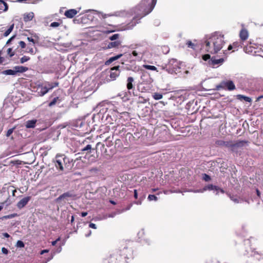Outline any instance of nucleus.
Wrapping results in <instances>:
<instances>
[{
	"mask_svg": "<svg viewBox=\"0 0 263 263\" xmlns=\"http://www.w3.org/2000/svg\"><path fill=\"white\" fill-rule=\"evenodd\" d=\"M224 44V35L219 32H215L205 36L203 47L206 52L215 54L222 48Z\"/></svg>",
	"mask_w": 263,
	"mask_h": 263,
	"instance_id": "obj_1",
	"label": "nucleus"
},
{
	"mask_svg": "<svg viewBox=\"0 0 263 263\" xmlns=\"http://www.w3.org/2000/svg\"><path fill=\"white\" fill-rule=\"evenodd\" d=\"M156 2L157 0H142L140 4L135 8L134 13L136 16L127 24V29H132L138 23V20L149 14L154 9Z\"/></svg>",
	"mask_w": 263,
	"mask_h": 263,
	"instance_id": "obj_2",
	"label": "nucleus"
},
{
	"mask_svg": "<svg viewBox=\"0 0 263 263\" xmlns=\"http://www.w3.org/2000/svg\"><path fill=\"white\" fill-rule=\"evenodd\" d=\"M17 190L13 185L5 186L0 191V199L2 201L1 204L9 206L14 201L15 193Z\"/></svg>",
	"mask_w": 263,
	"mask_h": 263,
	"instance_id": "obj_3",
	"label": "nucleus"
},
{
	"mask_svg": "<svg viewBox=\"0 0 263 263\" xmlns=\"http://www.w3.org/2000/svg\"><path fill=\"white\" fill-rule=\"evenodd\" d=\"M117 112L115 110H107L106 107H103L98 113L99 117H101L102 120L106 122V123L112 124L114 121L117 120Z\"/></svg>",
	"mask_w": 263,
	"mask_h": 263,
	"instance_id": "obj_4",
	"label": "nucleus"
},
{
	"mask_svg": "<svg viewBox=\"0 0 263 263\" xmlns=\"http://www.w3.org/2000/svg\"><path fill=\"white\" fill-rule=\"evenodd\" d=\"M180 62L176 59L170 60L165 67H162V69H165L168 73H177L180 71Z\"/></svg>",
	"mask_w": 263,
	"mask_h": 263,
	"instance_id": "obj_5",
	"label": "nucleus"
},
{
	"mask_svg": "<svg viewBox=\"0 0 263 263\" xmlns=\"http://www.w3.org/2000/svg\"><path fill=\"white\" fill-rule=\"evenodd\" d=\"M28 69V67L23 66H16L13 67V69H7L3 71V73L6 75H16L18 73H23Z\"/></svg>",
	"mask_w": 263,
	"mask_h": 263,
	"instance_id": "obj_6",
	"label": "nucleus"
},
{
	"mask_svg": "<svg viewBox=\"0 0 263 263\" xmlns=\"http://www.w3.org/2000/svg\"><path fill=\"white\" fill-rule=\"evenodd\" d=\"M207 190L209 191H215L216 192V194H218V192L220 191L222 193H224V191L223 189H220L218 186L214 185L213 184H209L205 186L203 189L191 191L194 193H203Z\"/></svg>",
	"mask_w": 263,
	"mask_h": 263,
	"instance_id": "obj_7",
	"label": "nucleus"
},
{
	"mask_svg": "<svg viewBox=\"0 0 263 263\" xmlns=\"http://www.w3.org/2000/svg\"><path fill=\"white\" fill-rule=\"evenodd\" d=\"M145 51V48L143 46L138 45L135 48V50L132 52L133 56L138 60L142 59Z\"/></svg>",
	"mask_w": 263,
	"mask_h": 263,
	"instance_id": "obj_8",
	"label": "nucleus"
},
{
	"mask_svg": "<svg viewBox=\"0 0 263 263\" xmlns=\"http://www.w3.org/2000/svg\"><path fill=\"white\" fill-rule=\"evenodd\" d=\"M248 143V141L246 140H238L234 143L231 141L230 146L231 150L232 152H237L238 148L243 147L246 144Z\"/></svg>",
	"mask_w": 263,
	"mask_h": 263,
	"instance_id": "obj_9",
	"label": "nucleus"
},
{
	"mask_svg": "<svg viewBox=\"0 0 263 263\" xmlns=\"http://www.w3.org/2000/svg\"><path fill=\"white\" fill-rule=\"evenodd\" d=\"M93 18L94 16L91 13H86L80 16V22L81 24H89L93 21Z\"/></svg>",
	"mask_w": 263,
	"mask_h": 263,
	"instance_id": "obj_10",
	"label": "nucleus"
},
{
	"mask_svg": "<svg viewBox=\"0 0 263 263\" xmlns=\"http://www.w3.org/2000/svg\"><path fill=\"white\" fill-rule=\"evenodd\" d=\"M119 66H115L111 68L109 71V77L110 80H115L119 76L120 71L119 70Z\"/></svg>",
	"mask_w": 263,
	"mask_h": 263,
	"instance_id": "obj_11",
	"label": "nucleus"
},
{
	"mask_svg": "<svg viewBox=\"0 0 263 263\" xmlns=\"http://www.w3.org/2000/svg\"><path fill=\"white\" fill-rule=\"evenodd\" d=\"M55 86L53 83H47L44 86H41L39 93L40 96H43L45 95L50 90Z\"/></svg>",
	"mask_w": 263,
	"mask_h": 263,
	"instance_id": "obj_12",
	"label": "nucleus"
},
{
	"mask_svg": "<svg viewBox=\"0 0 263 263\" xmlns=\"http://www.w3.org/2000/svg\"><path fill=\"white\" fill-rule=\"evenodd\" d=\"M31 196H26L20 200L16 204V206L19 209L24 208L31 200Z\"/></svg>",
	"mask_w": 263,
	"mask_h": 263,
	"instance_id": "obj_13",
	"label": "nucleus"
},
{
	"mask_svg": "<svg viewBox=\"0 0 263 263\" xmlns=\"http://www.w3.org/2000/svg\"><path fill=\"white\" fill-rule=\"evenodd\" d=\"M121 44V41L120 40H116L115 41H111L108 42L105 47L104 49H117L118 48Z\"/></svg>",
	"mask_w": 263,
	"mask_h": 263,
	"instance_id": "obj_14",
	"label": "nucleus"
},
{
	"mask_svg": "<svg viewBox=\"0 0 263 263\" xmlns=\"http://www.w3.org/2000/svg\"><path fill=\"white\" fill-rule=\"evenodd\" d=\"M223 85H224V89L226 88L229 91L233 90L235 89V85L232 81H223Z\"/></svg>",
	"mask_w": 263,
	"mask_h": 263,
	"instance_id": "obj_15",
	"label": "nucleus"
},
{
	"mask_svg": "<svg viewBox=\"0 0 263 263\" xmlns=\"http://www.w3.org/2000/svg\"><path fill=\"white\" fill-rule=\"evenodd\" d=\"M36 51L37 49L35 47V45L33 46V44H31V43L28 44L26 52L29 53L32 55H34L36 53Z\"/></svg>",
	"mask_w": 263,
	"mask_h": 263,
	"instance_id": "obj_16",
	"label": "nucleus"
},
{
	"mask_svg": "<svg viewBox=\"0 0 263 263\" xmlns=\"http://www.w3.org/2000/svg\"><path fill=\"white\" fill-rule=\"evenodd\" d=\"M216 144L220 146H226L230 148L231 141L218 140L216 142Z\"/></svg>",
	"mask_w": 263,
	"mask_h": 263,
	"instance_id": "obj_17",
	"label": "nucleus"
},
{
	"mask_svg": "<svg viewBox=\"0 0 263 263\" xmlns=\"http://www.w3.org/2000/svg\"><path fill=\"white\" fill-rule=\"evenodd\" d=\"M248 31L246 29H242L239 33V36L242 41H245L248 38Z\"/></svg>",
	"mask_w": 263,
	"mask_h": 263,
	"instance_id": "obj_18",
	"label": "nucleus"
},
{
	"mask_svg": "<svg viewBox=\"0 0 263 263\" xmlns=\"http://www.w3.org/2000/svg\"><path fill=\"white\" fill-rule=\"evenodd\" d=\"M80 9V8H79L78 10L71 9L67 10V17L72 18L79 12Z\"/></svg>",
	"mask_w": 263,
	"mask_h": 263,
	"instance_id": "obj_19",
	"label": "nucleus"
},
{
	"mask_svg": "<svg viewBox=\"0 0 263 263\" xmlns=\"http://www.w3.org/2000/svg\"><path fill=\"white\" fill-rule=\"evenodd\" d=\"M34 17V13L32 12L26 13L23 15V19L24 22H27L31 21Z\"/></svg>",
	"mask_w": 263,
	"mask_h": 263,
	"instance_id": "obj_20",
	"label": "nucleus"
},
{
	"mask_svg": "<svg viewBox=\"0 0 263 263\" xmlns=\"http://www.w3.org/2000/svg\"><path fill=\"white\" fill-rule=\"evenodd\" d=\"M134 81V78L133 77H128L127 79V84L126 87L128 90L132 89L134 88V86L133 85V82Z\"/></svg>",
	"mask_w": 263,
	"mask_h": 263,
	"instance_id": "obj_21",
	"label": "nucleus"
},
{
	"mask_svg": "<svg viewBox=\"0 0 263 263\" xmlns=\"http://www.w3.org/2000/svg\"><path fill=\"white\" fill-rule=\"evenodd\" d=\"M210 61L212 65L215 66L216 65L221 64L224 62V59L223 58L216 59L215 58H212Z\"/></svg>",
	"mask_w": 263,
	"mask_h": 263,
	"instance_id": "obj_22",
	"label": "nucleus"
},
{
	"mask_svg": "<svg viewBox=\"0 0 263 263\" xmlns=\"http://www.w3.org/2000/svg\"><path fill=\"white\" fill-rule=\"evenodd\" d=\"M36 120H28L26 122L25 126L27 128H34L36 123Z\"/></svg>",
	"mask_w": 263,
	"mask_h": 263,
	"instance_id": "obj_23",
	"label": "nucleus"
},
{
	"mask_svg": "<svg viewBox=\"0 0 263 263\" xmlns=\"http://www.w3.org/2000/svg\"><path fill=\"white\" fill-rule=\"evenodd\" d=\"M122 55H123L122 54H120L117 55L115 57L110 58L108 60H107L105 62V65H107L110 64L114 61L120 59L122 56Z\"/></svg>",
	"mask_w": 263,
	"mask_h": 263,
	"instance_id": "obj_24",
	"label": "nucleus"
},
{
	"mask_svg": "<svg viewBox=\"0 0 263 263\" xmlns=\"http://www.w3.org/2000/svg\"><path fill=\"white\" fill-rule=\"evenodd\" d=\"M8 9V4L3 0H0V10H2L3 11L5 12L7 11Z\"/></svg>",
	"mask_w": 263,
	"mask_h": 263,
	"instance_id": "obj_25",
	"label": "nucleus"
},
{
	"mask_svg": "<svg viewBox=\"0 0 263 263\" xmlns=\"http://www.w3.org/2000/svg\"><path fill=\"white\" fill-rule=\"evenodd\" d=\"M55 166H56L57 169H59V170H60L61 171H63L64 168H63V163H62V160L57 159L56 160V161H55Z\"/></svg>",
	"mask_w": 263,
	"mask_h": 263,
	"instance_id": "obj_26",
	"label": "nucleus"
},
{
	"mask_svg": "<svg viewBox=\"0 0 263 263\" xmlns=\"http://www.w3.org/2000/svg\"><path fill=\"white\" fill-rule=\"evenodd\" d=\"M14 28V24H12L10 25L9 28L5 32L4 35L5 36H7L13 30Z\"/></svg>",
	"mask_w": 263,
	"mask_h": 263,
	"instance_id": "obj_27",
	"label": "nucleus"
},
{
	"mask_svg": "<svg viewBox=\"0 0 263 263\" xmlns=\"http://www.w3.org/2000/svg\"><path fill=\"white\" fill-rule=\"evenodd\" d=\"M230 197L231 200L236 203L243 201L242 199L238 198L235 196H230Z\"/></svg>",
	"mask_w": 263,
	"mask_h": 263,
	"instance_id": "obj_28",
	"label": "nucleus"
},
{
	"mask_svg": "<svg viewBox=\"0 0 263 263\" xmlns=\"http://www.w3.org/2000/svg\"><path fill=\"white\" fill-rule=\"evenodd\" d=\"M143 67H144L145 69H147L148 70L158 71V70H157V68L154 66L148 65H143Z\"/></svg>",
	"mask_w": 263,
	"mask_h": 263,
	"instance_id": "obj_29",
	"label": "nucleus"
},
{
	"mask_svg": "<svg viewBox=\"0 0 263 263\" xmlns=\"http://www.w3.org/2000/svg\"><path fill=\"white\" fill-rule=\"evenodd\" d=\"M254 49V48H253L251 46H249V47H245L244 48V50L247 53H256V51H253V49Z\"/></svg>",
	"mask_w": 263,
	"mask_h": 263,
	"instance_id": "obj_30",
	"label": "nucleus"
},
{
	"mask_svg": "<svg viewBox=\"0 0 263 263\" xmlns=\"http://www.w3.org/2000/svg\"><path fill=\"white\" fill-rule=\"evenodd\" d=\"M153 97L155 100H158L162 99L163 96L160 93L155 92L153 95Z\"/></svg>",
	"mask_w": 263,
	"mask_h": 263,
	"instance_id": "obj_31",
	"label": "nucleus"
},
{
	"mask_svg": "<svg viewBox=\"0 0 263 263\" xmlns=\"http://www.w3.org/2000/svg\"><path fill=\"white\" fill-rule=\"evenodd\" d=\"M18 214L17 213H13L11 214H9L8 215L4 216L2 217V219H11L14 217L18 216Z\"/></svg>",
	"mask_w": 263,
	"mask_h": 263,
	"instance_id": "obj_32",
	"label": "nucleus"
},
{
	"mask_svg": "<svg viewBox=\"0 0 263 263\" xmlns=\"http://www.w3.org/2000/svg\"><path fill=\"white\" fill-rule=\"evenodd\" d=\"M237 98L239 99H243L246 101L248 102H250L251 101V99L250 98H249L248 97L244 96H242L241 95H238Z\"/></svg>",
	"mask_w": 263,
	"mask_h": 263,
	"instance_id": "obj_33",
	"label": "nucleus"
},
{
	"mask_svg": "<svg viewBox=\"0 0 263 263\" xmlns=\"http://www.w3.org/2000/svg\"><path fill=\"white\" fill-rule=\"evenodd\" d=\"M186 44L189 48L195 49V44L193 43L191 41H187Z\"/></svg>",
	"mask_w": 263,
	"mask_h": 263,
	"instance_id": "obj_34",
	"label": "nucleus"
},
{
	"mask_svg": "<svg viewBox=\"0 0 263 263\" xmlns=\"http://www.w3.org/2000/svg\"><path fill=\"white\" fill-rule=\"evenodd\" d=\"M119 37V34H114L111 36L109 37V39L111 41H115L116 40H118V38Z\"/></svg>",
	"mask_w": 263,
	"mask_h": 263,
	"instance_id": "obj_35",
	"label": "nucleus"
},
{
	"mask_svg": "<svg viewBox=\"0 0 263 263\" xmlns=\"http://www.w3.org/2000/svg\"><path fill=\"white\" fill-rule=\"evenodd\" d=\"M123 252V255L124 256L125 258H129V257H128L127 254L126 253L127 252H128L129 253H131L132 251L130 250H128L126 248H124L122 251Z\"/></svg>",
	"mask_w": 263,
	"mask_h": 263,
	"instance_id": "obj_36",
	"label": "nucleus"
},
{
	"mask_svg": "<svg viewBox=\"0 0 263 263\" xmlns=\"http://www.w3.org/2000/svg\"><path fill=\"white\" fill-rule=\"evenodd\" d=\"M144 198V196H140L139 199L137 201L134 202V203L137 205H141Z\"/></svg>",
	"mask_w": 263,
	"mask_h": 263,
	"instance_id": "obj_37",
	"label": "nucleus"
},
{
	"mask_svg": "<svg viewBox=\"0 0 263 263\" xmlns=\"http://www.w3.org/2000/svg\"><path fill=\"white\" fill-rule=\"evenodd\" d=\"M232 45L233 46V48H234V50H237L239 46L241 47V43L240 42H236L233 43Z\"/></svg>",
	"mask_w": 263,
	"mask_h": 263,
	"instance_id": "obj_38",
	"label": "nucleus"
},
{
	"mask_svg": "<svg viewBox=\"0 0 263 263\" xmlns=\"http://www.w3.org/2000/svg\"><path fill=\"white\" fill-rule=\"evenodd\" d=\"M7 52L8 55H9L10 57H12L15 54L14 51H12V49L11 48H8Z\"/></svg>",
	"mask_w": 263,
	"mask_h": 263,
	"instance_id": "obj_39",
	"label": "nucleus"
},
{
	"mask_svg": "<svg viewBox=\"0 0 263 263\" xmlns=\"http://www.w3.org/2000/svg\"><path fill=\"white\" fill-rule=\"evenodd\" d=\"M24 243L21 240H18L16 244V247L17 248H23L24 247Z\"/></svg>",
	"mask_w": 263,
	"mask_h": 263,
	"instance_id": "obj_40",
	"label": "nucleus"
},
{
	"mask_svg": "<svg viewBox=\"0 0 263 263\" xmlns=\"http://www.w3.org/2000/svg\"><path fill=\"white\" fill-rule=\"evenodd\" d=\"M30 60V58L27 56H23L20 60V62L21 63H24Z\"/></svg>",
	"mask_w": 263,
	"mask_h": 263,
	"instance_id": "obj_41",
	"label": "nucleus"
},
{
	"mask_svg": "<svg viewBox=\"0 0 263 263\" xmlns=\"http://www.w3.org/2000/svg\"><path fill=\"white\" fill-rule=\"evenodd\" d=\"M148 199L149 201H152V200L157 201L158 200V198L154 195H149L148 196Z\"/></svg>",
	"mask_w": 263,
	"mask_h": 263,
	"instance_id": "obj_42",
	"label": "nucleus"
},
{
	"mask_svg": "<svg viewBox=\"0 0 263 263\" xmlns=\"http://www.w3.org/2000/svg\"><path fill=\"white\" fill-rule=\"evenodd\" d=\"M91 149V146L90 144L87 145L85 147L82 149V151H87L88 152H90V150Z\"/></svg>",
	"mask_w": 263,
	"mask_h": 263,
	"instance_id": "obj_43",
	"label": "nucleus"
},
{
	"mask_svg": "<svg viewBox=\"0 0 263 263\" xmlns=\"http://www.w3.org/2000/svg\"><path fill=\"white\" fill-rule=\"evenodd\" d=\"M221 89H224V85H223V81L220 84L216 86L215 90H219Z\"/></svg>",
	"mask_w": 263,
	"mask_h": 263,
	"instance_id": "obj_44",
	"label": "nucleus"
},
{
	"mask_svg": "<svg viewBox=\"0 0 263 263\" xmlns=\"http://www.w3.org/2000/svg\"><path fill=\"white\" fill-rule=\"evenodd\" d=\"M203 179L205 181H209L211 180V177L209 175L204 174L203 175Z\"/></svg>",
	"mask_w": 263,
	"mask_h": 263,
	"instance_id": "obj_45",
	"label": "nucleus"
},
{
	"mask_svg": "<svg viewBox=\"0 0 263 263\" xmlns=\"http://www.w3.org/2000/svg\"><path fill=\"white\" fill-rule=\"evenodd\" d=\"M14 129V128H10V129H8L7 130L6 135V136L7 137H9L12 134V133L13 132Z\"/></svg>",
	"mask_w": 263,
	"mask_h": 263,
	"instance_id": "obj_46",
	"label": "nucleus"
},
{
	"mask_svg": "<svg viewBox=\"0 0 263 263\" xmlns=\"http://www.w3.org/2000/svg\"><path fill=\"white\" fill-rule=\"evenodd\" d=\"M27 40L30 42H31L33 44V46L35 45V43H36V41L34 40L33 38L32 37H28L27 38Z\"/></svg>",
	"mask_w": 263,
	"mask_h": 263,
	"instance_id": "obj_47",
	"label": "nucleus"
},
{
	"mask_svg": "<svg viewBox=\"0 0 263 263\" xmlns=\"http://www.w3.org/2000/svg\"><path fill=\"white\" fill-rule=\"evenodd\" d=\"M19 45L21 46V48L24 49L26 47V44L25 42L21 41L19 42Z\"/></svg>",
	"mask_w": 263,
	"mask_h": 263,
	"instance_id": "obj_48",
	"label": "nucleus"
},
{
	"mask_svg": "<svg viewBox=\"0 0 263 263\" xmlns=\"http://www.w3.org/2000/svg\"><path fill=\"white\" fill-rule=\"evenodd\" d=\"M80 17H78V18H76L73 20V22L74 24H81V22H80Z\"/></svg>",
	"mask_w": 263,
	"mask_h": 263,
	"instance_id": "obj_49",
	"label": "nucleus"
},
{
	"mask_svg": "<svg viewBox=\"0 0 263 263\" xmlns=\"http://www.w3.org/2000/svg\"><path fill=\"white\" fill-rule=\"evenodd\" d=\"M59 25H60V23H58V22H53V23H51L50 26L52 27H58Z\"/></svg>",
	"mask_w": 263,
	"mask_h": 263,
	"instance_id": "obj_50",
	"label": "nucleus"
},
{
	"mask_svg": "<svg viewBox=\"0 0 263 263\" xmlns=\"http://www.w3.org/2000/svg\"><path fill=\"white\" fill-rule=\"evenodd\" d=\"M58 98H55L53 99V100L50 102L49 104V106H52V105H54L57 102V100Z\"/></svg>",
	"mask_w": 263,
	"mask_h": 263,
	"instance_id": "obj_51",
	"label": "nucleus"
},
{
	"mask_svg": "<svg viewBox=\"0 0 263 263\" xmlns=\"http://www.w3.org/2000/svg\"><path fill=\"white\" fill-rule=\"evenodd\" d=\"M202 59L204 61H207L208 60L210 59V55L209 54H204V55H203Z\"/></svg>",
	"mask_w": 263,
	"mask_h": 263,
	"instance_id": "obj_52",
	"label": "nucleus"
},
{
	"mask_svg": "<svg viewBox=\"0 0 263 263\" xmlns=\"http://www.w3.org/2000/svg\"><path fill=\"white\" fill-rule=\"evenodd\" d=\"M2 252H3V253L7 255L8 254L9 251L7 249L5 248V247H3L2 248Z\"/></svg>",
	"mask_w": 263,
	"mask_h": 263,
	"instance_id": "obj_53",
	"label": "nucleus"
},
{
	"mask_svg": "<svg viewBox=\"0 0 263 263\" xmlns=\"http://www.w3.org/2000/svg\"><path fill=\"white\" fill-rule=\"evenodd\" d=\"M39 0H27V3L29 4H35L37 3Z\"/></svg>",
	"mask_w": 263,
	"mask_h": 263,
	"instance_id": "obj_54",
	"label": "nucleus"
},
{
	"mask_svg": "<svg viewBox=\"0 0 263 263\" xmlns=\"http://www.w3.org/2000/svg\"><path fill=\"white\" fill-rule=\"evenodd\" d=\"M89 227L95 229H97L96 225L93 223H90L89 224Z\"/></svg>",
	"mask_w": 263,
	"mask_h": 263,
	"instance_id": "obj_55",
	"label": "nucleus"
},
{
	"mask_svg": "<svg viewBox=\"0 0 263 263\" xmlns=\"http://www.w3.org/2000/svg\"><path fill=\"white\" fill-rule=\"evenodd\" d=\"M134 197L136 199H137L138 198V193H137V190H134Z\"/></svg>",
	"mask_w": 263,
	"mask_h": 263,
	"instance_id": "obj_56",
	"label": "nucleus"
},
{
	"mask_svg": "<svg viewBox=\"0 0 263 263\" xmlns=\"http://www.w3.org/2000/svg\"><path fill=\"white\" fill-rule=\"evenodd\" d=\"M5 61V58L2 57H0V65L2 64Z\"/></svg>",
	"mask_w": 263,
	"mask_h": 263,
	"instance_id": "obj_57",
	"label": "nucleus"
},
{
	"mask_svg": "<svg viewBox=\"0 0 263 263\" xmlns=\"http://www.w3.org/2000/svg\"><path fill=\"white\" fill-rule=\"evenodd\" d=\"M3 236L6 238H9L10 237V235L7 233H4L3 234Z\"/></svg>",
	"mask_w": 263,
	"mask_h": 263,
	"instance_id": "obj_58",
	"label": "nucleus"
},
{
	"mask_svg": "<svg viewBox=\"0 0 263 263\" xmlns=\"http://www.w3.org/2000/svg\"><path fill=\"white\" fill-rule=\"evenodd\" d=\"M66 196V193H64L63 194H62L61 196H60L58 198V200L59 199H61L62 198H64V197Z\"/></svg>",
	"mask_w": 263,
	"mask_h": 263,
	"instance_id": "obj_59",
	"label": "nucleus"
},
{
	"mask_svg": "<svg viewBox=\"0 0 263 263\" xmlns=\"http://www.w3.org/2000/svg\"><path fill=\"white\" fill-rule=\"evenodd\" d=\"M87 215V212H82V213H81V216L82 217H85Z\"/></svg>",
	"mask_w": 263,
	"mask_h": 263,
	"instance_id": "obj_60",
	"label": "nucleus"
},
{
	"mask_svg": "<svg viewBox=\"0 0 263 263\" xmlns=\"http://www.w3.org/2000/svg\"><path fill=\"white\" fill-rule=\"evenodd\" d=\"M91 231L90 230H89L88 233L87 234H85V236L87 237H89L91 235Z\"/></svg>",
	"mask_w": 263,
	"mask_h": 263,
	"instance_id": "obj_61",
	"label": "nucleus"
},
{
	"mask_svg": "<svg viewBox=\"0 0 263 263\" xmlns=\"http://www.w3.org/2000/svg\"><path fill=\"white\" fill-rule=\"evenodd\" d=\"M233 49H234V48H233V46L232 45H229V47H228V49L229 50H230Z\"/></svg>",
	"mask_w": 263,
	"mask_h": 263,
	"instance_id": "obj_62",
	"label": "nucleus"
},
{
	"mask_svg": "<svg viewBox=\"0 0 263 263\" xmlns=\"http://www.w3.org/2000/svg\"><path fill=\"white\" fill-rule=\"evenodd\" d=\"M132 206V204H129L125 209V210H129Z\"/></svg>",
	"mask_w": 263,
	"mask_h": 263,
	"instance_id": "obj_63",
	"label": "nucleus"
},
{
	"mask_svg": "<svg viewBox=\"0 0 263 263\" xmlns=\"http://www.w3.org/2000/svg\"><path fill=\"white\" fill-rule=\"evenodd\" d=\"M14 38V36H12L11 37L10 39H9L8 41L7 42V44H9L11 41V40Z\"/></svg>",
	"mask_w": 263,
	"mask_h": 263,
	"instance_id": "obj_64",
	"label": "nucleus"
}]
</instances>
